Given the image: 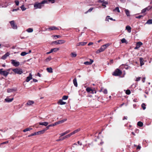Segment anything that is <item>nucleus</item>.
Wrapping results in <instances>:
<instances>
[{
    "instance_id": "obj_35",
    "label": "nucleus",
    "mask_w": 152,
    "mask_h": 152,
    "mask_svg": "<svg viewBox=\"0 0 152 152\" xmlns=\"http://www.w3.org/2000/svg\"><path fill=\"white\" fill-rule=\"evenodd\" d=\"M33 29L31 28H29L26 30V31L28 32H31L33 31Z\"/></svg>"
},
{
    "instance_id": "obj_49",
    "label": "nucleus",
    "mask_w": 152,
    "mask_h": 152,
    "mask_svg": "<svg viewBox=\"0 0 152 152\" xmlns=\"http://www.w3.org/2000/svg\"><path fill=\"white\" fill-rule=\"evenodd\" d=\"M64 120H61V121H59L57 123V124H60L61 123H64Z\"/></svg>"
},
{
    "instance_id": "obj_23",
    "label": "nucleus",
    "mask_w": 152,
    "mask_h": 152,
    "mask_svg": "<svg viewBox=\"0 0 152 152\" xmlns=\"http://www.w3.org/2000/svg\"><path fill=\"white\" fill-rule=\"evenodd\" d=\"M124 11L125 12V13L126 15L127 16H130V12H129V11L128 10L125 9Z\"/></svg>"
},
{
    "instance_id": "obj_5",
    "label": "nucleus",
    "mask_w": 152,
    "mask_h": 152,
    "mask_svg": "<svg viewBox=\"0 0 152 152\" xmlns=\"http://www.w3.org/2000/svg\"><path fill=\"white\" fill-rule=\"evenodd\" d=\"M59 29L55 26H50L46 29V31L57 30H59Z\"/></svg>"
},
{
    "instance_id": "obj_43",
    "label": "nucleus",
    "mask_w": 152,
    "mask_h": 152,
    "mask_svg": "<svg viewBox=\"0 0 152 152\" xmlns=\"http://www.w3.org/2000/svg\"><path fill=\"white\" fill-rule=\"evenodd\" d=\"M121 42L123 43H126V41L125 38L122 39H121Z\"/></svg>"
},
{
    "instance_id": "obj_17",
    "label": "nucleus",
    "mask_w": 152,
    "mask_h": 152,
    "mask_svg": "<svg viewBox=\"0 0 152 152\" xmlns=\"http://www.w3.org/2000/svg\"><path fill=\"white\" fill-rule=\"evenodd\" d=\"M17 90L16 88L8 89L7 90L8 92H11L13 91H16Z\"/></svg>"
},
{
    "instance_id": "obj_61",
    "label": "nucleus",
    "mask_w": 152,
    "mask_h": 152,
    "mask_svg": "<svg viewBox=\"0 0 152 152\" xmlns=\"http://www.w3.org/2000/svg\"><path fill=\"white\" fill-rule=\"evenodd\" d=\"M93 44V43L92 42H89L88 44V46H90V45H92Z\"/></svg>"
},
{
    "instance_id": "obj_27",
    "label": "nucleus",
    "mask_w": 152,
    "mask_h": 152,
    "mask_svg": "<svg viewBox=\"0 0 152 152\" xmlns=\"http://www.w3.org/2000/svg\"><path fill=\"white\" fill-rule=\"evenodd\" d=\"M71 136V135L70 134H69L66 135L64 137H63L62 138V140H64L66 138H68V137H69Z\"/></svg>"
},
{
    "instance_id": "obj_34",
    "label": "nucleus",
    "mask_w": 152,
    "mask_h": 152,
    "mask_svg": "<svg viewBox=\"0 0 152 152\" xmlns=\"http://www.w3.org/2000/svg\"><path fill=\"white\" fill-rule=\"evenodd\" d=\"M108 4V2L107 1H103V2L102 5V6L104 7V8H105L106 7V5L107 4Z\"/></svg>"
},
{
    "instance_id": "obj_32",
    "label": "nucleus",
    "mask_w": 152,
    "mask_h": 152,
    "mask_svg": "<svg viewBox=\"0 0 152 152\" xmlns=\"http://www.w3.org/2000/svg\"><path fill=\"white\" fill-rule=\"evenodd\" d=\"M32 129L31 128H27L24 129V130H23V131L24 132H26L27 131H30V130H32Z\"/></svg>"
},
{
    "instance_id": "obj_64",
    "label": "nucleus",
    "mask_w": 152,
    "mask_h": 152,
    "mask_svg": "<svg viewBox=\"0 0 152 152\" xmlns=\"http://www.w3.org/2000/svg\"><path fill=\"white\" fill-rule=\"evenodd\" d=\"M141 148V147L139 146V145H138L137 147V149H140V148Z\"/></svg>"
},
{
    "instance_id": "obj_57",
    "label": "nucleus",
    "mask_w": 152,
    "mask_h": 152,
    "mask_svg": "<svg viewBox=\"0 0 152 152\" xmlns=\"http://www.w3.org/2000/svg\"><path fill=\"white\" fill-rule=\"evenodd\" d=\"M54 37H57V38H60L61 37V36L59 35H55L54 36Z\"/></svg>"
},
{
    "instance_id": "obj_55",
    "label": "nucleus",
    "mask_w": 152,
    "mask_h": 152,
    "mask_svg": "<svg viewBox=\"0 0 152 152\" xmlns=\"http://www.w3.org/2000/svg\"><path fill=\"white\" fill-rule=\"evenodd\" d=\"M140 79H141V77H137L136 78V81H139L140 80Z\"/></svg>"
},
{
    "instance_id": "obj_30",
    "label": "nucleus",
    "mask_w": 152,
    "mask_h": 152,
    "mask_svg": "<svg viewBox=\"0 0 152 152\" xmlns=\"http://www.w3.org/2000/svg\"><path fill=\"white\" fill-rule=\"evenodd\" d=\"M137 125L140 127H142L143 125V123L141 121H139L137 123Z\"/></svg>"
},
{
    "instance_id": "obj_48",
    "label": "nucleus",
    "mask_w": 152,
    "mask_h": 152,
    "mask_svg": "<svg viewBox=\"0 0 152 152\" xmlns=\"http://www.w3.org/2000/svg\"><path fill=\"white\" fill-rule=\"evenodd\" d=\"M21 8V9L22 10V11H24L25 10H26V8H25V7H24V6L23 5H22L21 7H20Z\"/></svg>"
},
{
    "instance_id": "obj_2",
    "label": "nucleus",
    "mask_w": 152,
    "mask_h": 152,
    "mask_svg": "<svg viewBox=\"0 0 152 152\" xmlns=\"http://www.w3.org/2000/svg\"><path fill=\"white\" fill-rule=\"evenodd\" d=\"M11 69H7L6 70H3V69H0V74L5 77H7L9 74L10 71Z\"/></svg>"
},
{
    "instance_id": "obj_62",
    "label": "nucleus",
    "mask_w": 152,
    "mask_h": 152,
    "mask_svg": "<svg viewBox=\"0 0 152 152\" xmlns=\"http://www.w3.org/2000/svg\"><path fill=\"white\" fill-rule=\"evenodd\" d=\"M127 116H124V118H123V120H127Z\"/></svg>"
},
{
    "instance_id": "obj_20",
    "label": "nucleus",
    "mask_w": 152,
    "mask_h": 152,
    "mask_svg": "<svg viewBox=\"0 0 152 152\" xmlns=\"http://www.w3.org/2000/svg\"><path fill=\"white\" fill-rule=\"evenodd\" d=\"M131 28L129 26H127L126 27V29L127 30L129 33H130L131 31Z\"/></svg>"
},
{
    "instance_id": "obj_18",
    "label": "nucleus",
    "mask_w": 152,
    "mask_h": 152,
    "mask_svg": "<svg viewBox=\"0 0 152 152\" xmlns=\"http://www.w3.org/2000/svg\"><path fill=\"white\" fill-rule=\"evenodd\" d=\"M13 100V98L12 99H10L7 98L5 99V101L7 102H12Z\"/></svg>"
},
{
    "instance_id": "obj_13",
    "label": "nucleus",
    "mask_w": 152,
    "mask_h": 152,
    "mask_svg": "<svg viewBox=\"0 0 152 152\" xmlns=\"http://www.w3.org/2000/svg\"><path fill=\"white\" fill-rule=\"evenodd\" d=\"M10 55V53L9 52H7L1 57V58L3 59L4 60L6 59L7 57L8 56Z\"/></svg>"
},
{
    "instance_id": "obj_10",
    "label": "nucleus",
    "mask_w": 152,
    "mask_h": 152,
    "mask_svg": "<svg viewBox=\"0 0 152 152\" xmlns=\"http://www.w3.org/2000/svg\"><path fill=\"white\" fill-rule=\"evenodd\" d=\"M142 43L141 42H137L136 44V46L134 48V49H138L140 47V46L142 45Z\"/></svg>"
},
{
    "instance_id": "obj_41",
    "label": "nucleus",
    "mask_w": 152,
    "mask_h": 152,
    "mask_svg": "<svg viewBox=\"0 0 152 152\" xmlns=\"http://www.w3.org/2000/svg\"><path fill=\"white\" fill-rule=\"evenodd\" d=\"M113 11H117L118 12H120V11L119 10V8L118 7H116L115 9L113 10Z\"/></svg>"
},
{
    "instance_id": "obj_6",
    "label": "nucleus",
    "mask_w": 152,
    "mask_h": 152,
    "mask_svg": "<svg viewBox=\"0 0 152 152\" xmlns=\"http://www.w3.org/2000/svg\"><path fill=\"white\" fill-rule=\"evenodd\" d=\"M66 42V41L64 40H58L54 42H53V43H55L56 44H60L64 43Z\"/></svg>"
},
{
    "instance_id": "obj_15",
    "label": "nucleus",
    "mask_w": 152,
    "mask_h": 152,
    "mask_svg": "<svg viewBox=\"0 0 152 152\" xmlns=\"http://www.w3.org/2000/svg\"><path fill=\"white\" fill-rule=\"evenodd\" d=\"M34 102L33 101L29 100L28 101L26 105L28 106H30L34 103Z\"/></svg>"
},
{
    "instance_id": "obj_59",
    "label": "nucleus",
    "mask_w": 152,
    "mask_h": 152,
    "mask_svg": "<svg viewBox=\"0 0 152 152\" xmlns=\"http://www.w3.org/2000/svg\"><path fill=\"white\" fill-rule=\"evenodd\" d=\"M61 137H59V139H58L56 140V141H61V140H61L62 139V138H61Z\"/></svg>"
},
{
    "instance_id": "obj_53",
    "label": "nucleus",
    "mask_w": 152,
    "mask_h": 152,
    "mask_svg": "<svg viewBox=\"0 0 152 152\" xmlns=\"http://www.w3.org/2000/svg\"><path fill=\"white\" fill-rule=\"evenodd\" d=\"M143 16L142 15H139L138 16H136V18H138V19H140L142 17H143Z\"/></svg>"
},
{
    "instance_id": "obj_11",
    "label": "nucleus",
    "mask_w": 152,
    "mask_h": 152,
    "mask_svg": "<svg viewBox=\"0 0 152 152\" xmlns=\"http://www.w3.org/2000/svg\"><path fill=\"white\" fill-rule=\"evenodd\" d=\"M87 43V42H80L79 43H78L77 44L76 46H84Z\"/></svg>"
},
{
    "instance_id": "obj_12",
    "label": "nucleus",
    "mask_w": 152,
    "mask_h": 152,
    "mask_svg": "<svg viewBox=\"0 0 152 152\" xmlns=\"http://www.w3.org/2000/svg\"><path fill=\"white\" fill-rule=\"evenodd\" d=\"M32 75L31 73H30L29 76L27 77L26 78V81L28 82L31 80L32 79Z\"/></svg>"
},
{
    "instance_id": "obj_36",
    "label": "nucleus",
    "mask_w": 152,
    "mask_h": 152,
    "mask_svg": "<svg viewBox=\"0 0 152 152\" xmlns=\"http://www.w3.org/2000/svg\"><path fill=\"white\" fill-rule=\"evenodd\" d=\"M146 105L144 103H143L141 105V107L143 110H145L146 109Z\"/></svg>"
},
{
    "instance_id": "obj_14",
    "label": "nucleus",
    "mask_w": 152,
    "mask_h": 152,
    "mask_svg": "<svg viewBox=\"0 0 152 152\" xmlns=\"http://www.w3.org/2000/svg\"><path fill=\"white\" fill-rule=\"evenodd\" d=\"M90 61H86L84 62V64L86 65H89L93 63L94 61L93 60L91 59H90Z\"/></svg>"
},
{
    "instance_id": "obj_21",
    "label": "nucleus",
    "mask_w": 152,
    "mask_h": 152,
    "mask_svg": "<svg viewBox=\"0 0 152 152\" xmlns=\"http://www.w3.org/2000/svg\"><path fill=\"white\" fill-rule=\"evenodd\" d=\"M70 130H68L66 131L65 132L62 133L61 134H60L61 135V137L67 134V133H69L70 132Z\"/></svg>"
},
{
    "instance_id": "obj_45",
    "label": "nucleus",
    "mask_w": 152,
    "mask_h": 152,
    "mask_svg": "<svg viewBox=\"0 0 152 152\" xmlns=\"http://www.w3.org/2000/svg\"><path fill=\"white\" fill-rule=\"evenodd\" d=\"M36 135V133L35 132H34V133H32L31 134H30V135H28V137H31V136H34V135Z\"/></svg>"
},
{
    "instance_id": "obj_25",
    "label": "nucleus",
    "mask_w": 152,
    "mask_h": 152,
    "mask_svg": "<svg viewBox=\"0 0 152 152\" xmlns=\"http://www.w3.org/2000/svg\"><path fill=\"white\" fill-rule=\"evenodd\" d=\"M46 70L48 72L52 73L53 72V69L51 67L47 68Z\"/></svg>"
},
{
    "instance_id": "obj_37",
    "label": "nucleus",
    "mask_w": 152,
    "mask_h": 152,
    "mask_svg": "<svg viewBox=\"0 0 152 152\" xmlns=\"http://www.w3.org/2000/svg\"><path fill=\"white\" fill-rule=\"evenodd\" d=\"M28 53H26L25 52H23L21 53L20 55L22 56H24Z\"/></svg>"
},
{
    "instance_id": "obj_44",
    "label": "nucleus",
    "mask_w": 152,
    "mask_h": 152,
    "mask_svg": "<svg viewBox=\"0 0 152 152\" xmlns=\"http://www.w3.org/2000/svg\"><path fill=\"white\" fill-rule=\"evenodd\" d=\"M77 130H75V131H74L73 132H72L70 134L71 135L77 133Z\"/></svg>"
},
{
    "instance_id": "obj_4",
    "label": "nucleus",
    "mask_w": 152,
    "mask_h": 152,
    "mask_svg": "<svg viewBox=\"0 0 152 152\" xmlns=\"http://www.w3.org/2000/svg\"><path fill=\"white\" fill-rule=\"evenodd\" d=\"M12 71L15 74L19 75L22 74L23 72V70L22 69L20 68H16L12 69Z\"/></svg>"
},
{
    "instance_id": "obj_22",
    "label": "nucleus",
    "mask_w": 152,
    "mask_h": 152,
    "mask_svg": "<svg viewBox=\"0 0 152 152\" xmlns=\"http://www.w3.org/2000/svg\"><path fill=\"white\" fill-rule=\"evenodd\" d=\"M73 83L74 86L77 87V79L76 78H75L73 80Z\"/></svg>"
},
{
    "instance_id": "obj_16",
    "label": "nucleus",
    "mask_w": 152,
    "mask_h": 152,
    "mask_svg": "<svg viewBox=\"0 0 152 152\" xmlns=\"http://www.w3.org/2000/svg\"><path fill=\"white\" fill-rule=\"evenodd\" d=\"M44 130H43L35 132L36 135L43 134L44 133Z\"/></svg>"
},
{
    "instance_id": "obj_31",
    "label": "nucleus",
    "mask_w": 152,
    "mask_h": 152,
    "mask_svg": "<svg viewBox=\"0 0 152 152\" xmlns=\"http://www.w3.org/2000/svg\"><path fill=\"white\" fill-rule=\"evenodd\" d=\"M59 50V49L58 48H54L53 49H52L50 50L51 52L52 53L53 52H56Z\"/></svg>"
},
{
    "instance_id": "obj_39",
    "label": "nucleus",
    "mask_w": 152,
    "mask_h": 152,
    "mask_svg": "<svg viewBox=\"0 0 152 152\" xmlns=\"http://www.w3.org/2000/svg\"><path fill=\"white\" fill-rule=\"evenodd\" d=\"M71 56L73 57H75L77 56V54L76 53H71Z\"/></svg>"
},
{
    "instance_id": "obj_63",
    "label": "nucleus",
    "mask_w": 152,
    "mask_h": 152,
    "mask_svg": "<svg viewBox=\"0 0 152 152\" xmlns=\"http://www.w3.org/2000/svg\"><path fill=\"white\" fill-rule=\"evenodd\" d=\"M19 8H18V9H13L12 11H17V10H19Z\"/></svg>"
},
{
    "instance_id": "obj_29",
    "label": "nucleus",
    "mask_w": 152,
    "mask_h": 152,
    "mask_svg": "<svg viewBox=\"0 0 152 152\" xmlns=\"http://www.w3.org/2000/svg\"><path fill=\"white\" fill-rule=\"evenodd\" d=\"M86 91L88 92H91V91H93V90L89 87H88L86 88Z\"/></svg>"
},
{
    "instance_id": "obj_26",
    "label": "nucleus",
    "mask_w": 152,
    "mask_h": 152,
    "mask_svg": "<svg viewBox=\"0 0 152 152\" xmlns=\"http://www.w3.org/2000/svg\"><path fill=\"white\" fill-rule=\"evenodd\" d=\"M58 103L61 105H63L65 104L66 103L65 102H63L62 100L60 99L58 101Z\"/></svg>"
},
{
    "instance_id": "obj_56",
    "label": "nucleus",
    "mask_w": 152,
    "mask_h": 152,
    "mask_svg": "<svg viewBox=\"0 0 152 152\" xmlns=\"http://www.w3.org/2000/svg\"><path fill=\"white\" fill-rule=\"evenodd\" d=\"M146 8H147V10L148 11L149 10H150L151 8H152L150 6H148V7H146Z\"/></svg>"
},
{
    "instance_id": "obj_38",
    "label": "nucleus",
    "mask_w": 152,
    "mask_h": 152,
    "mask_svg": "<svg viewBox=\"0 0 152 152\" xmlns=\"http://www.w3.org/2000/svg\"><path fill=\"white\" fill-rule=\"evenodd\" d=\"M146 23L151 24L152 23V19H149L147 22Z\"/></svg>"
},
{
    "instance_id": "obj_33",
    "label": "nucleus",
    "mask_w": 152,
    "mask_h": 152,
    "mask_svg": "<svg viewBox=\"0 0 152 152\" xmlns=\"http://www.w3.org/2000/svg\"><path fill=\"white\" fill-rule=\"evenodd\" d=\"M51 59H52V58H51V56H49L45 59V61L46 62H48V61H50Z\"/></svg>"
},
{
    "instance_id": "obj_46",
    "label": "nucleus",
    "mask_w": 152,
    "mask_h": 152,
    "mask_svg": "<svg viewBox=\"0 0 152 152\" xmlns=\"http://www.w3.org/2000/svg\"><path fill=\"white\" fill-rule=\"evenodd\" d=\"M110 45V44L109 43H108L103 45L104 46L105 48L106 49Z\"/></svg>"
},
{
    "instance_id": "obj_60",
    "label": "nucleus",
    "mask_w": 152,
    "mask_h": 152,
    "mask_svg": "<svg viewBox=\"0 0 152 152\" xmlns=\"http://www.w3.org/2000/svg\"><path fill=\"white\" fill-rule=\"evenodd\" d=\"M142 82L144 83L145 81V78L143 77L142 78Z\"/></svg>"
},
{
    "instance_id": "obj_9",
    "label": "nucleus",
    "mask_w": 152,
    "mask_h": 152,
    "mask_svg": "<svg viewBox=\"0 0 152 152\" xmlns=\"http://www.w3.org/2000/svg\"><path fill=\"white\" fill-rule=\"evenodd\" d=\"M106 49L105 48L104 46V45H103L102 46L101 48L99 50H98L96 51V53H100L103 52Z\"/></svg>"
},
{
    "instance_id": "obj_1",
    "label": "nucleus",
    "mask_w": 152,
    "mask_h": 152,
    "mask_svg": "<svg viewBox=\"0 0 152 152\" xmlns=\"http://www.w3.org/2000/svg\"><path fill=\"white\" fill-rule=\"evenodd\" d=\"M47 1L46 0H44L40 3L36 2L34 4V7L35 9H41L42 7L44 6V4L47 3Z\"/></svg>"
},
{
    "instance_id": "obj_52",
    "label": "nucleus",
    "mask_w": 152,
    "mask_h": 152,
    "mask_svg": "<svg viewBox=\"0 0 152 152\" xmlns=\"http://www.w3.org/2000/svg\"><path fill=\"white\" fill-rule=\"evenodd\" d=\"M103 92L104 94H106L107 93V91L106 89H104L103 91Z\"/></svg>"
},
{
    "instance_id": "obj_50",
    "label": "nucleus",
    "mask_w": 152,
    "mask_h": 152,
    "mask_svg": "<svg viewBox=\"0 0 152 152\" xmlns=\"http://www.w3.org/2000/svg\"><path fill=\"white\" fill-rule=\"evenodd\" d=\"M15 2L16 5L18 6L19 5V2L18 1L15 0Z\"/></svg>"
},
{
    "instance_id": "obj_51",
    "label": "nucleus",
    "mask_w": 152,
    "mask_h": 152,
    "mask_svg": "<svg viewBox=\"0 0 152 152\" xmlns=\"http://www.w3.org/2000/svg\"><path fill=\"white\" fill-rule=\"evenodd\" d=\"M50 127V126H49V125H48V126H47L46 127V128H45L44 129H43V130H44V132H45V131H46L47 130L49 129Z\"/></svg>"
},
{
    "instance_id": "obj_3",
    "label": "nucleus",
    "mask_w": 152,
    "mask_h": 152,
    "mask_svg": "<svg viewBox=\"0 0 152 152\" xmlns=\"http://www.w3.org/2000/svg\"><path fill=\"white\" fill-rule=\"evenodd\" d=\"M122 74V71L118 69H116L112 73L113 76H120Z\"/></svg>"
},
{
    "instance_id": "obj_47",
    "label": "nucleus",
    "mask_w": 152,
    "mask_h": 152,
    "mask_svg": "<svg viewBox=\"0 0 152 152\" xmlns=\"http://www.w3.org/2000/svg\"><path fill=\"white\" fill-rule=\"evenodd\" d=\"M147 8H145L144 9L142 10V13H144L145 12L147 11Z\"/></svg>"
},
{
    "instance_id": "obj_19",
    "label": "nucleus",
    "mask_w": 152,
    "mask_h": 152,
    "mask_svg": "<svg viewBox=\"0 0 152 152\" xmlns=\"http://www.w3.org/2000/svg\"><path fill=\"white\" fill-rule=\"evenodd\" d=\"M39 124L40 125H44L45 126H47L48 124V123L47 122H39Z\"/></svg>"
},
{
    "instance_id": "obj_24",
    "label": "nucleus",
    "mask_w": 152,
    "mask_h": 152,
    "mask_svg": "<svg viewBox=\"0 0 152 152\" xmlns=\"http://www.w3.org/2000/svg\"><path fill=\"white\" fill-rule=\"evenodd\" d=\"M139 59L140 61V66H142V65L144 64L143 58H140Z\"/></svg>"
},
{
    "instance_id": "obj_58",
    "label": "nucleus",
    "mask_w": 152,
    "mask_h": 152,
    "mask_svg": "<svg viewBox=\"0 0 152 152\" xmlns=\"http://www.w3.org/2000/svg\"><path fill=\"white\" fill-rule=\"evenodd\" d=\"M8 142V141H7L4 142H3L2 143H1V144H7Z\"/></svg>"
},
{
    "instance_id": "obj_7",
    "label": "nucleus",
    "mask_w": 152,
    "mask_h": 152,
    "mask_svg": "<svg viewBox=\"0 0 152 152\" xmlns=\"http://www.w3.org/2000/svg\"><path fill=\"white\" fill-rule=\"evenodd\" d=\"M11 26L13 29H17V25L15 24L14 20H12L10 22Z\"/></svg>"
},
{
    "instance_id": "obj_54",
    "label": "nucleus",
    "mask_w": 152,
    "mask_h": 152,
    "mask_svg": "<svg viewBox=\"0 0 152 152\" xmlns=\"http://www.w3.org/2000/svg\"><path fill=\"white\" fill-rule=\"evenodd\" d=\"M49 2H50L52 3H54L55 2V0H48Z\"/></svg>"
},
{
    "instance_id": "obj_42",
    "label": "nucleus",
    "mask_w": 152,
    "mask_h": 152,
    "mask_svg": "<svg viewBox=\"0 0 152 152\" xmlns=\"http://www.w3.org/2000/svg\"><path fill=\"white\" fill-rule=\"evenodd\" d=\"M68 97V96H64L62 97V99L63 100H66Z\"/></svg>"
},
{
    "instance_id": "obj_40",
    "label": "nucleus",
    "mask_w": 152,
    "mask_h": 152,
    "mask_svg": "<svg viewBox=\"0 0 152 152\" xmlns=\"http://www.w3.org/2000/svg\"><path fill=\"white\" fill-rule=\"evenodd\" d=\"M126 93L127 95H129L131 93V91L129 90H127L126 91Z\"/></svg>"
},
{
    "instance_id": "obj_28",
    "label": "nucleus",
    "mask_w": 152,
    "mask_h": 152,
    "mask_svg": "<svg viewBox=\"0 0 152 152\" xmlns=\"http://www.w3.org/2000/svg\"><path fill=\"white\" fill-rule=\"evenodd\" d=\"M94 7H91L88 10H87V11L86 12H85V14H87V13L88 12H91L94 9Z\"/></svg>"
},
{
    "instance_id": "obj_8",
    "label": "nucleus",
    "mask_w": 152,
    "mask_h": 152,
    "mask_svg": "<svg viewBox=\"0 0 152 152\" xmlns=\"http://www.w3.org/2000/svg\"><path fill=\"white\" fill-rule=\"evenodd\" d=\"M11 61L12 64L15 66H18L20 65V63L19 62L16 61L12 59Z\"/></svg>"
}]
</instances>
